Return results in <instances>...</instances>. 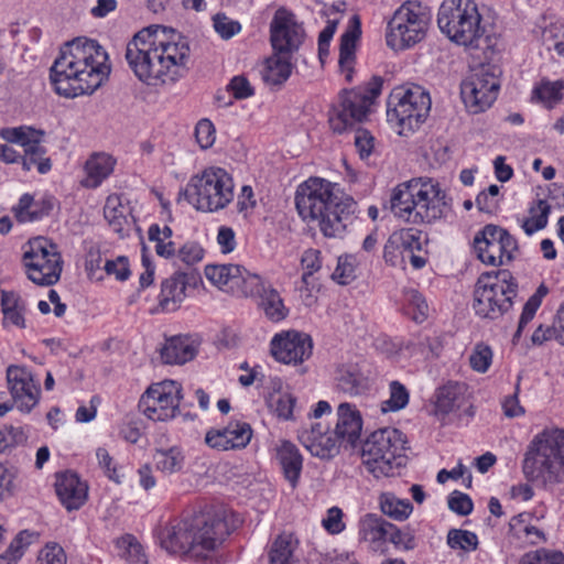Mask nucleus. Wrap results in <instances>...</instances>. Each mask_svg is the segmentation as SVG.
I'll use <instances>...</instances> for the list:
<instances>
[{"mask_svg":"<svg viewBox=\"0 0 564 564\" xmlns=\"http://www.w3.org/2000/svg\"><path fill=\"white\" fill-rule=\"evenodd\" d=\"M124 58L139 82L149 87H166L186 75L191 46L180 31L152 24L137 32L127 43Z\"/></svg>","mask_w":564,"mask_h":564,"instance_id":"obj_1","label":"nucleus"},{"mask_svg":"<svg viewBox=\"0 0 564 564\" xmlns=\"http://www.w3.org/2000/svg\"><path fill=\"white\" fill-rule=\"evenodd\" d=\"M229 518L227 510L214 506L185 511L165 528L161 544L170 553L205 561L231 534L234 527Z\"/></svg>","mask_w":564,"mask_h":564,"instance_id":"obj_2","label":"nucleus"},{"mask_svg":"<svg viewBox=\"0 0 564 564\" xmlns=\"http://www.w3.org/2000/svg\"><path fill=\"white\" fill-rule=\"evenodd\" d=\"M108 61L107 52L95 40L78 37L66 43L50 70L56 94L75 98L94 93L110 74Z\"/></svg>","mask_w":564,"mask_h":564,"instance_id":"obj_3","label":"nucleus"},{"mask_svg":"<svg viewBox=\"0 0 564 564\" xmlns=\"http://www.w3.org/2000/svg\"><path fill=\"white\" fill-rule=\"evenodd\" d=\"M295 207L304 221H316L327 238H340L355 218L357 202L337 184L310 177L295 192Z\"/></svg>","mask_w":564,"mask_h":564,"instance_id":"obj_4","label":"nucleus"},{"mask_svg":"<svg viewBox=\"0 0 564 564\" xmlns=\"http://www.w3.org/2000/svg\"><path fill=\"white\" fill-rule=\"evenodd\" d=\"M521 470L528 484L512 487L513 497L529 501L534 496L531 485L552 490L564 484V429L545 427L527 445Z\"/></svg>","mask_w":564,"mask_h":564,"instance_id":"obj_5","label":"nucleus"},{"mask_svg":"<svg viewBox=\"0 0 564 564\" xmlns=\"http://www.w3.org/2000/svg\"><path fill=\"white\" fill-rule=\"evenodd\" d=\"M390 205L395 217L414 225L435 224L452 213V198L431 177H414L398 184Z\"/></svg>","mask_w":564,"mask_h":564,"instance_id":"obj_6","label":"nucleus"},{"mask_svg":"<svg viewBox=\"0 0 564 564\" xmlns=\"http://www.w3.org/2000/svg\"><path fill=\"white\" fill-rule=\"evenodd\" d=\"M476 0H444L437 12V24L452 42L468 50L478 48L485 28Z\"/></svg>","mask_w":564,"mask_h":564,"instance_id":"obj_7","label":"nucleus"},{"mask_svg":"<svg viewBox=\"0 0 564 564\" xmlns=\"http://www.w3.org/2000/svg\"><path fill=\"white\" fill-rule=\"evenodd\" d=\"M186 200L202 213H218L235 198V181L224 167L208 166L193 175L185 188Z\"/></svg>","mask_w":564,"mask_h":564,"instance_id":"obj_8","label":"nucleus"},{"mask_svg":"<svg viewBox=\"0 0 564 564\" xmlns=\"http://www.w3.org/2000/svg\"><path fill=\"white\" fill-rule=\"evenodd\" d=\"M519 284L511 271L499 269L479 275L475 284L473 308L481 318L498 319L513 307Z\"/></svg>","mask_w":564,"mask_h":564,"instance_id":"obj_9","label":"nucleus"},{"mask_svg":"<svg viewBox=\"0 0 564 564\" xmlns=\"http://www.w3.org/2000/svg\"><path fill=\"white\" fill-rule=\"evenodd\" d=\"M432 100L430 93L416 84L394 87L387 99V119L400 135L416 131L427 119Z\"/></svg>","mask_w":564,"mask_h":564,"instance_id":"obj_10","label":"nucleus"},{"mask_svg":"<svg viewBox=\"0 0 564 564\" xmlns=\"http://www.w3.org/2000/svg\"><path fill=\"white\" fill-rule=\"evenodd\" d=\"M383 79L372 76L367 83L350 89H344L338 97V104L328 113V124L336 134H343L356 124L366 121L372 111L378 97L381 95Z\"/></svg>","mask_w":564,"mask_h":564,"instance_id":"obj_11","label":"nucleus"},{"mask_svg":"<svg viewBox=\"0 0 564 564\" xmlns=\"http://www.w3.org/2000/svg\"><path fill=\"white\" fill-rule=\"evenodd\" d=\"M405 435L398 429L383 427L373 431L361 447L366 470L376 478L390 477L403 465Z\"/></svg>","mask_w":564,"mask_h":564,"instance_id":"obj_12","label":"nucleus"},{"mask_svg":"<svg viewBox=\"0 0 564 564\" xmlns=\"http://www.w3.org/2000/svg\"><path fill=\"white\" fill-rule=\"evenodd\" d=\"M430 22L429 7L415 0L403 2L387 22V46L395 52L415 46L425 39Z\"/></svg>","mask_w":564,"mask_h":564,"instance_id":"obj_13","label":"nucleus"},{"mask_svg":"<svg viewBox=\"0 0 564 564\" xmlns=\"http://www.w3.org/2000/svg\"><path fill=\"white\" fill-rule=\"evenodd\" d=\"M22 263L30 281L36 285L51 286L59 281L64 261L58 246L39 236L23 246Z\"/></svg>","mask_w":564,"mask_h":564,"instance_id":"obj_14","label":"nucleus"},{"mask_svg":"<svg viewBox=\"0 0 564 564\" xmlns=\"http://www.w3.org/2000/svg\"><path fill=\"white\" fill-rule=\"evenodd\" d=\"M473 247L477 259L490 267L509 265L519 254V243L506 228L488 224L476 232Z\"/></svg>","mask_w":564,"mask_h":564,"instance_id":"obj_15","label":"nucleus"},{"mask_svg":"<svg viewBox=\"0 0 564 564\" xmlns=\"http://www.w3.org/2000/svg\"><path fill=\"white\" fill-rule=\"evenodd\" d=\"M6 379L11 400L0 401V416H4L13 408L21 413H30L41 400V384L32 369L22 365H10L6 370Z\"/></svg>","mask_w":564,"mask_h":564,"instance_id":"obj_16","label":"nucleus"},{"mask_svg":"<svg viewBox=\"0 0 564 564\" xmlns=\"http://www.w3.org/2000/svg\"><path fill=\"white\" fill-rule=\"evenodd\" d=\"M181 383L163 380L151 383L141 394L138 408L153 422H166L180 413L183 398Z\"/></svg>","mask_w":564,"mask_h":564,"instance_id":"obj_17","label":"nucleus"},{"mask_svg":"<svg viewBox=\"0 0 564 564\" xmlns=\"http://www.w3.org/2000/svg\"><path fill=\"white\" fill-rule=\"evenodd\" d=\"M499 88V78L488 66H481L462 83L460 95L469 112L480 113L495 102Z\"/></svg>","mask_w":564,"mask_h":564,"instance_id":"obj_18","label":"nucleus"},{"mask_svg":"<svg viewBox=\"0 0 564 564\" xmlns=\"http://www.w3.org/2000/svg\"><path fill=\"white\" fill-rule=\"evenodd\" d=\"M1 137L11 143L20 144L24 155L21 158L25 170L36 167L39 173L45 174L51 167L50 158L46 156V148L42 144L44 133L30 127L6 128Z\"/></svg>","mask_w":564,"mask_h":564,"instance_id":"obj_19","label":"nucleus"},{"mask_svg":"<svg viewBox=\"0 0 564 564\" xmlns=\"http://www.w3.org/2000/svg\"><path fill=\"white\" fill-rule=\"evenodd\" d=\"M305 31L297 22L295 14L281 7L270 22V43L273 52L292 54L302 45Z\"/></svg>","mask_w":564,"mask_h":564,"instance_id":"obj_20","label":"nucleus"},{"mask_svg":"<svg viewBox=\"0 0 564 564\" xmlns=\"http://www.w3.org/2000/svg\"><path fill=\"white\" fill-rule=\"evenodd\" d=\"M313 339L295 329L276 333L270 341V352L274 360L284 365H301L313 354Z\"/></svg>","mask_w":564,"mask_h":564,"instance_id":"obj_21","label":"nucleus"},{"mask_svg":"<svg viewBox=\"0 0 564 564\" xmlns=\"http://www.w3.org/2000/svg\"><path fill=\"white\" fill-rule=\"evenodd\" d=\"M202 283L200 273L196 270L188 272L175 271L169 278L162 280L158 295L156 313H172L177 311L189 290H195Z\"/></svg>","mask_w":564,"mask_h":564,"instance_id":"obj_22","label":"nucleus"},{"mask_svg":"<svg viewBox=\"0 0 564 564\" xmlns=\"http://www.w3.org/2000/svg\"><path fill=\"white\" fill-rule=\"evenodd\" d=\"M206 279L219 290L238 296H245L252 293L248 283L250 278L258 274L249 272L239 264H207L204 270Z\"/></svg>","mask_w":564,"mask_h":564,"instance_id":"obj_23","label":"nucleus"},{"mask_svg":"<svg viewBox=\"0 0 564 564\" xmlns=\"http://www.w3.org/2000/svg\"><path fill=\"white\" fill-rule=\"evenodd\" d=\"M248 285L252 293H247L246 297L258 299L259 307L270 322L280 323L289 316L290 308L285 305L280 292L271 283L258 274L250 278Z\"/></svg>","mask_w":564,"mask_h":564,"instance_id":"obj_24","label":"nucleus"},{"mask_svg":"<svg viewBox=\"0 0 564 564\" xmlns=\"http://www.w3.org/2000/svg\"><path fill=\"white\" fill-rule=\"evenodd\" d=\"M251 425L242 421H231L225 427L206 432L205 443L217 451L245 448L251 441Z\"/></svg>","mask_w":564,"mask_h":564,"instance_id":"obj_25","label":"nucleus"},{"mask_svg":"<svg viewBox=\"0 0 564 564\" xmlns=\"http://www.w3.org/2000/svg\"><path fill=\"white\" fill-rule=\"evenodd\" d=\"M55 492L67 511L79 510L88 499V484L73 470L55 475Z\"/></svg>","mask_w":564,"mask_h":564,"instance_id":"obj_26","label":"nucleus"},{"mask_svg":"<svg viewBox=\"0 0 564 564\" xmlns=\"http://www.w3.org/2000/svg\"><path fill=\"white\" fill-rule=\"evenodd\" d=\"M299 440L313 456L319 458L334 457L343 446L334 431H329L322 423H315L310 429L302 430Z\"/></svg>","mask_w":564,"mask_h":564,"instance_id":"obj_27","label":"nucleus"},{"mask_svg":"<svg viewBox=\"0 0 564 564\" xmlns=\"http://www.w3.org/2000/svg\"><path fill=\"white\" fill-rule=\"evenodd\" d=\"M468 416L475 415L474 405L469 402L465 383L448 381L436 389L434 393V410L436 414L448 415L463 408Z\"/></svg>","mask_w":564,"mask_h":564,"instance_id":"obj_28","label":"nucleus"},{"mask_svg":"<svg viewBox=\"0 0 564 564\" xmlns=\"http://www.w3.org/2000/svg\"><path fill=\"white\" fill-rule=\"evenodd\" d=\"M362 417L355 404L343 402L337 408V423L334 429L343 446L354 447L360 440Z\"/></svg>","mask_w":564,"mask_h":564,"instance_id":"obj_29","label":"nucleus"},{"mask_svg":"<svg viewBox=\"0 0 564 564\" xmlns=\"http://www.w3.org/2000/svg\"><path fill=\"white\" fill-rule=\"evenodd\" d=\"M361 35V25L359 18L354 15L346 31L340 37L338 66L340 73L347 82L354 78L356 64V47Z\"/></svg>","mask_w":564,"mask_h":564,"instance_id":"obj_30","label":"nucleus"},{"mask_svg":"<svg viewBox=\"0 0 564 564\" xmlns=\"http://www.w3.org/2000/svg\"><path fill=\"white\" fill-rule=\"evenodd\" d=\"M199 341L191 335H175L165 339L160 350L166 365H184L193 360L198 352Z\"/></svg>","mask_w":564,"mask_h":564,"instance_id":"obj_31","label":"nucleus"},{"mask_svg":"<svg viewBox=\"0 0 564 564\" xmlns=\"http://www.w3.org/2000/svg\"><path fill=\"white\" fill-rule=\"evenodd\" d=\"M0 307L4 329L26 328L28 303L18 292L1 291Z\"/></svg>","mask_w":564,"mask_h":564,"instance_id":"obj_32","label":"nucleus"},{"mask_svg":"<svg viewBox=\"0 0 564 564\" xmlns=\"http://www.w3.org/2000/svg\"><path fill=\"white\" fill-rule=\"evenodd\" d=\"M336 389L350 397L366 393L369 389V380L362 373L357 364H343L335 370Z\"/></svg>","mask_w":564,"mask_h":564,"instance_id":"obj_33","label":"nucleus"},{"mask_svg":"<svg viewBox=\"0 0 564 564\" xmlns=\"http://www.w3.org/2000/svg\"><path fill=\"white\" fill-rule=\"evenodd\" d=\"M53 208V196L43 195L40 198H34V196L26 193L20 197L17 206L13 207V213L20 223H30L48 216Z\"/></svg>","mask_w":564,"mask_h":564,"instance_id":"obj_34","label":"nucleus"},{"mask_svg":"<svg viewBox=\"0 0 564 564\" xmlns=\"http://www.w3.org/2000/svg\"><path fill=\"white\" fill-rule=\"evenodd\" d=\"M276 459L285 480L292 489H295L303 469V456L300 449L292 442L282 441L276 447Z\"/></svg>","mask_w":564,"mask_h":564,"instance_id":"obj_35","label":"nucleus"},{"mask_svg":"<svg viewBox=\"0 0 564 564\" xmlns=\"http://www.w3.org/2000/svg\"><path fill=\"white\" fill-rule=\"evenodd\" d=\"M390 522L378 514L366 513L358 522L359 541L369 543L371 550H382L389 534Z\"/></svg>","mask_w":564,"mask_h":564,"instance_id":"obj_36","label":"nucleus"},{"mask_svg":"<svg viewBox=\"0 0 564 564\" xmlns=\"http://www.w3.org/2000/svg\"><path fill=\"white\" fill-rule=\"evenodd\" d=\"M117 160L106 152H94L87 159L84 170L86 177L84 186L88 188H96L107 180L115 170Z\"/></svg>","mask_w":564,"mask_h":564,"instance_id":"obj_37","label":"nucleus"},{"mask_svg":"<svg viewBox=\"0 0 564 564\" xmlns=\"http://www.w3.org/2000/svg\"><path fill=\"white\" fill-rule=\"evenodd\" d=\"M534 521V517L529 512L512 517L509 522L510 534L525 545H538L545 542L544 532L533 523Z\"/></svg>","mask_w":564,"mask_h":564,"instance_id":"obj_38","label":"nucleus"},{"mask_svg":"<svg viewBox=\"0 0 564 564\" xmlns=\"http://www.w3.org/2000/svg\"><path fill=\"white\" fill-rule=\"evenodd\" d=\"M292 74L290 57L275 53L263 61L261 78L270 87H281Z\"/></svg>","mask_w":564,"mask_h":564,"instance_id":"obj_39","label":"nucleus"},{"mask_svg":"<svg viewBox=\"0 0 564 564\" xmlns=\"http://www.w3.org/2000/svg\"><path fill=\"white\" fill-rule=\"evenodd\" d=\"M130 215L131 209L128 204L123 203L121 195L110 194L107 197L104 206V216L115 232L123 235L129 227Z\"/></svg>","mask_w":564,"mask_h":564,"instance_id":"obj_40","label":"nucleus"},{"mask_svg":"<svg viewBox=\"0 0 564 564\" xmlns=\"http://www.w3.org/2000/svg\"><path fill=\"white\" fill-rule=\"evenodd\" d=\"M564 97V82H551L546 78L536 83L532 89L531 99L534 102L542 104L546 109H553Z\"/></svg>","mask_w":564,"mask_h":564,"instance_id":"obj_41","label":"nucleus"},{"mask_svg":"<svg viewBox=\"0 0 564 564\" xmlns=\"http://www.w3.org/2000/svg\"><path fill=\"white\" fill-rule=\"evenodd\" d=\"M529 216L521 221V228L528 236L544 229L549 223L551 205L546 199L538 198L529 206Z\"/></svg>","mask_w":564,"mask_h":564,"instance_id":"obj_42","label":"nucleus"},{"mask_svg":"<svg viewBox=\"0 0 564 564\" xmlns=\"http://www.w3.org/2000/svg\"><path fill=\"white\" fill-rule=\"evenodd\" d=\"M173 230L170 226L151 224L148 228V239L154 242L155 253L166 260L175 257L176 246L172 240Z\"/></svg>","mask_w":564,"mask_h":564,"instance_id":"obj_43","label":"nucleus"},{"mask_svg":"<svg viewBox=\"0 0 564 564\" xmlns=\"http://www.w3.org/2000/svg\"><path fill=\"white\" fill-rule=\"evenodd\" d=\"M382 513L395 521L406 520L413 511L409 499H400L392 492H383L379 497Z\"/></svg>","mask_w":564,"mask_h":564,"instance_id":"obj_44","label":"nucleus"},{"mask_svg":"<svg viewBox=\"0 0 564 564\" xmlns=\"http://www.w3.org/2000/svg\"><path fill=\"white\" fill-rule=\"evenodd\" d=\"M549 288L541 283L535 292L524 303L520 318L518 322L517 330L513 335V341L519 340L525 326L534 318L538 310L541 307L543 299L547 295Z\"/></svg>","mask_w":564,"mask_h":564,"instance_id":"obj_45","label":"nucleus"},{"mask_svg":"<svg viewBox=\"0 0 564 564\" xmlns=\"http://www.w3.org/2000/svg\"><path fill=\"white\" fill-rule=\"evenodd\" d=\"M360 259L358 254L345 253L337 258L332 279L339 285H348L358 276Z\"/></svg>","mask_w":564,"mask_h":564,"instance_id":"obj_46","label":"nucleus"},{"mask_svg":"<svg viewBox=\"0 0 564 564\" xmlns=\"http://www.w3.org/2000/svg\"><path fill=\"white\" fill-rule=\"evenodd\" d=\"M295 549L296 546L291 535H278L269 552V564H300V561L294 555Z\"/></svg>","mask_w":564,"mask_h":564,"instance_id":"obj_47","label":"nucleus"},{"mask_svg":"<svg viewBox=\"0 0 564 564\" xmlns=\"http://www.w3.org/2000/svg\"><path fill=\"white\" fill-rule=\"evenodd\" d=\"M118 554L130 564H147V554L142 544L132 534H123L115 541Z\"/></svg>","mask_w":564,"mask_h":564,"instance_id":"obj_48","label":"nucleus"},{"mask_svg":"<svg viewBox=\"0 0 564 564\" xmlns=\"http://www.w3.org/2000/svg\"><path fill=\"white\" fill-rule=\"evenodd\" d=\"M297 399L291 392L283 391L276 394H271L268 401L269 408L272 413L282 421L295 420Z\"/></svg>","mask_w":564,"mask_h":564,"instance_id":"obj_49","label":"nucleus"},{"mask_svg":"<svg viewBox=\"0 0 564 564\" xmlns=\"http://www.w3.org/2000/svg\"><path fill=\"white\" fill-rule=\"evenodd\" d=\"M153 460L158 470L171 475L182 469L184 456L178 447L173 446L169 449H156Z\"/></svg>","mask_w":564,"mask_h":564,"instance_id":"obj_50","label":"nucleus"},{"mask_svg":"<svg viewBox=\"0 0 564 564\" xmlns=\"http://www.w3.org/2000/svg\"><path fill=\"white\" fill-rule=\"evenodd\" d=\"M403 312L415 323H423L429 316V305L424 296L416 290L404 293Z\"/></svg>","mask_w":564,"mask_h":564,"instance_id":"obj_51","label":"nucleus"},{"mask_svg":"<svg viewBox=\"0 0 564 564\" xmlns=\"http://www.w3.org/2000/svg\"><path fill=\"white\" fill-rule=\"evenodd\" d=\"M96 459L104 475L112 482L120 485L123 482V467L119 465L105 447L96 449Z\"/></svg>","mask_w":564,"mask_h":564,"instance_id":"obj_52","label":"nucleus"},{"mask_svg":"<svg viewBox=\"0 0 564 564\" xmlns=\"http://www.w3.org/2000/svg\"><path fill=\"white\" fill-rule=\"evenodd\" d=\"M390 397L382 402L381 409L383 412H395L404 409L410 399V394L404 384L398 380H393L389 384Z\"/></svg>","mask_w":564,"mask_h":564,"instance_id":"obj_53","label":"nucleus"},{"mask_svg":"<svg viewBox=\"0 0 564 564\" xmlns=\"http://www.w3.org/2000/svg\"><path fill=\"white\" fill-rule=\"evenodd\" d=\"M447 544L453 550L470 552L477 549L478 536L471 531L452 529L447 534Z\"/></svg>","mask_w":564,"mask_h":564,"instance_id":"obj_54","label":"nucleus"},{"mask_svg":"<svg viewBox=\"0 0 564 564\" xmlns=\"http://www.w3.org/2000/svg\"><path fill=\"white\" fill-rule=\"evenodd\" d=\"M492 357L494 352L489 345L477 343L469 356V366L474 371L485 373L492 364Z\"/></svg>","mask_w":564,"mask_h":564,"instance_id":"obj_55","label":"nucleus"},{"mask_svg":"<svg viewBox=\"0 0 564 564\" xmlns=\"http://www.w3.org/2000/svg\"><path fill=\"white\" fill-rule=\"evenodd\" d=\"M388 531L389 534L387 541L392 543L395 549L403 551H411L415 549V535L411 529L406 528L402 530L398 528L395 524L390 523L388 527Z\"/></svg>","mask_w":564,"mask_h":564,"instance_id":"obj_56","label":"nucleus"},{"mask_svg":"<svg viewBox=\"0 0 564 564\" xmlns=\"http://www.w3.org/2000/svg\"><path fill=\"white\" fill-rule=\"evenodd\" d=\"M405 254L421 251L423 247L422 231L415 228H404L393 232Z\"/></svg>","mask_w":564,"mask_h":564,"instance_id":"obj_57","label":"nucleus"},{"mask_svg":"<svg viewBox=\"0 0 564 564\" xmlns=\"http://www.w3.org/2000/svg\"><path fill=\"white\" fill-rule=\"evenodd\" d=\"M175 257L185 265L193 267L203 261L205 250L200 243L196 241H186L182 247L176 249Z\"/></svg>","mask_w":564,"mask_h":564,"instance_id":"obj_58","label":"nucleus"},{"mask_svg":"<svg viewBox=\"0 0 564 564\" xmlns=\"http://www.w3.org/2000/svg\"><path fill=\"white\" fill-rule=\"evenodd\" d=\"M36 564H67V554L58 543L47 542L40 550Z\"/></svg>","mask_w":564,"mask_h":564,"instance_id":"obj_59","label":"nucleus"},{"mask_svg":"<svg viewBox=\"0 0 564 564\" xmlns=\"http://www.w3.org/2000/svg\"><path fill=\"white\" fill-rule=\"evenodd\" d=\"M383 259L391 267H404L406 263V254L401 249L399 240L394 234H391L383 248Z\"/></svg>","mask_w":564,"mask_h":564,"instance_id":"obj_60","label":"nucleus"},{"mask_svg":"<svg viewBox=\"0 0 564 564\" xmlns=\"http://www.w3.org/2000/svg\"><path fill=\"white\" fill-rule=\"evenodd\" d=\"M213 26L216 33L224 40H229L241 31L240 22L228 18L224 13H217L213 18Z\"/></svg>","mask_w":564,"mask_h":564,"instance_id":"obj_61","label":"nucleus"},{"mask_svg":"<svg viewBox=\"0 0 564 564\" xmlns=\"http://www.w3.org/2000/svg\"><path fill=\"white\" fill-rule=\"evenodd\" d=\"M354 143L361 160H367L373 153L376 139L372 133L364 128L355 131Z\"/></svg>","mask_w":564,"mask_h":564,"instance_id":"obj_62","label":"nucleus"},{"mask_svg":"<svg viewBox=\"0 0 564 564\" xmlns=\"http://www.w3.org/2000/svg\"><path fill=\"white\" fill-rule=\"evenodd\" d=\"M227 91L237 100L250 98L256 94L254 88L245 75L234 76L227 84Z\"/></svg>","mask_w":564,"mask_h":564,"instance_id":"obj_63","label":"nucleus"},{"mask_svg":"<svg viewBox=\"0 0 564 564\" xmlns=\"http://www.w3.org/2000/svg\"><path fill=\"white\" fill-rule=\"evenodd\" d=\"M195 138L204 150L213 147L216 140V129L209 119H200L195 127Z\"/></svg>","mask_w":564,"mask_h":564,"instance_id":"obj_64","label":"nucleus"}]
</instances>
